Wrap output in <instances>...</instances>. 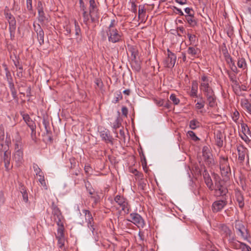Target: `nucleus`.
Returning <instances> with one entry per match:
<instances>
[{
	"mask_svg": "<svg viewBox=\"0 0 251 251\" xmlns=\"http://www.w3.org/2000/svg\"><path fill=\"white\" fill-rule=\"evenodd\" d=\"M116 21L114 19L112 20L106 29V36L110 43H116L122 42L123 40V33L120 29L116 28Z\"/></svg>",
	"mask_w": 251,
	"mask_h": 251,
	"instance_id": "1",
	"label": "nucleus"
},
{
	"mask_svg": "<svg viewBox=\"0 0 251 251\" xmlns=\"http://www.w3.org/2000/svg\"><path fill=\"white\" fill-rule=\"evenodd\" d=\"M99 8L95 0H89V12H88V24L90 21L92 23L98 21L99 18ZM89 24H88V26Z\"/></svg>",
	"mask_w": 251,
	"mask_h": 251,
	"instance_id": "2",
	"label": "nucleus"
},
{
	"mask_svg": "<svg viewBox=\"0 0 251 251\" xmlns=\"http://www.w3.org/2000/svg\"><path fill=\"white\" fill-rule=\"evenodd\" d=\"M234 227L237 234L242 239L247 240L250 236V234L247 228L245 226L243 223L238 220L234 222Z\"/></svg>",
	"mask_w": 251,
	"mask_h": 251,
	"instance_id": "3",
	"label": "nucleus"
},
{
	"mask_svg": "<svg viewBox=\"0 0 251 251\" xmlns=\"http://www.w3.org/2000/svg\"><path fill=\"white\" fill-rule=\"evenodd\" d=\"M217 177H218L217 178L215 176L216 180L215 181V187L214 188L216 194L217 196H222L223 198H226L228 190L224 185V182L219 178L218 176H217Z\"/></svg>",
	"mask_w": 251,
	"mask_h": 251,
	"instance_id": "4",
	"label": "nucleus"
},
{
	"mask_svg": "<svg viewBox=\"0 0 251 251\" xmlns=\"http://www.w3.org/2000/svg\"><path fill=\"white\" fill-rule=\"evenodd\" d=\"M219 166L221 175L223 176H226L231 172L228 163V157L221 156L219 157Z\"/></svg>",
	"mask_w": 251,
	"mask_h": 251,
	"instance_id": "5",
	"label": "nucleus"
},
{
	"mask_svg": "<svg viewBox=\"0 0 251 251\" xmlns=\"http://www.w3.org/2000/svg\"><path fill=\"white\" fill-rule=\"evenodd\" d=\"M114 201L125 213L128 214L129 212L130 205L128 204L127 200L123 196L118 195L115 197Z\"/></svg>",
	"mask_w": 251,
	"mask_h": 251,
	"instance_id": "6",
	"label": "nucleus"
},
{
	"mask_svg": "<svg viewBox=\"0 0 251 251\" xmlns=\"http://www.w3.org/2000/svg\"><path fill=\"white\" fill-rule=\"evenodd\" d=\"M0 153V160L4 163L5 170L9 171L12 168V165L10 164L11 151H5L3 152L1 151Z\"/></svg>",
	"mask_w": 251,
	"mask_h": 251,
	"instance_id": "7",
	"label": "nucleus"
},
{
	"mask_svg": "<svg viewBox=\"0 0 251 251\" xmlns=\"http://www.w3.org/2000/svg\"><path fill=\"white\" fill-rule=\"evenodd\" d=\"M130 219L128 221L131 222L133 224L136 225L138 228H143L145 226V223L144 220L137 213H132L130 214Z\"/></svg>",
	"mask_w": 251,
	"mask_h": 251,
	"instance_id": "8",
	"label": "nucleus"
},
{
	"mask_svg": "<svg viewBox=\"0 0 251 251\" xmlns=\"http://www.w3.org/2000/svg\"><path fill=\"white\" fill-rule=\"evenodd\" d=\"M52 215H53V219L55 221L57 225L63 223L64 218L62 214V213L59 208L54 204L52 203L51 205Z\"/></svg>",
	"mask_w": 251,
	"mask_h": 251,
	"instance_id": "9",
	"label": "nucleus"
},
{
	"mask_svg": "<svg viewBox=\"0 0 251 251\" xmlns=\"http://www.w3.org/2000/svg\"><path fill=\"white\" fill-rule=\"evenodd\" d=\"M202 156L205 163L209 166L214 165V160L208 147L204 146L202 150Z\"/></svg>",
	"mask_w": 251,
	"mask_h": 251,
	"instance_id": "10",
	"label": "nucleus"
},
{
	"mask_svg": "<svg viewBox=\"0 0 251 251\" xmlns=\"http://www.w3.org/2000/svg\"><path fill=\"white\" fill-rule=\"evenodd\" d=\"M217 227L221 234L225 238H229L234 235L230 228L225 224H218Z\"/></svg>",
	"mask_w": 251,
	"mask_h": 251,
	"instance_id": "11",
	"label": "nucleus"
},
{
	"mask_svg": "<svg viewBox=\"0 0 251 251\" xmlns=\"http://www.w3.org/2000/svg\"><path fill=\"white\" fill-rule=\"evenodd\" d=\"M227 203V201L225 197L222 200L214 201L212 205V211L214 213H217L221 211L226 205Z\"/></svg>",
	"mask_w": 251,
	"mask_h": 251,
	"instance_id": "12",
	"label": "nucleus"
},
{
	"mask_svg": "<svg viewBox=\"0 0 251 251\" xmlns=\"http://www.w3.org/2000/svg\"><path fill=\"white\" fill-rule=\"evenodd\" d=\"M5 18L7 19L9 24V30L10 32L14 31L16 29V22L14 17L8 12V11H4Z\"/></svg>",
	"mask_w": 251,
	"mask_h": 251,
	"instance_id": "13",
	"label": "nucleus"
},
{
	"mask_svg": "<svg viewBox=\"0 0 251 251\" xmlns=\"http://www.w3.org/2000/svg\"><path fill=\"white\" fill-rule=\"evenodd\" d=\"M34 29L37 33L38 42L40 45L44 44V32L39 24L33 25Z\"/></svg>",
	"mask_w": 251,
	"mask_h": 251,
	"instance_id": "14",
	"label": "nucleus"
},
{
	"mask_svg": "<svg viewBox=\"0 0 251 251\" xmlns=\"http://www.w3.org/2000/svg\"><path fill=\"white\" fill-rule=\"evenodd\" d=\"M79 7L82 12L83 22L84 24L88 27V12L86 6L83 0H79Z\"/></svg>",
	"mask_w": 251,
	"mask_h": 251,
	"instance_id": "15",
	"label": "nucleus"
},
{
	"mask_svg": "<svg viewBox=\"0 0 251 251\" xmlns=\"http://www.w3.org/2000/svg\"><path fill=\"white\" fill-rule=\"evenodd\" d=\"M228 242L230 247L236 250L241 249L244 244L237 240L234 234L228 238Z\"/></svg>",
	"mask_w": 251,
	"mask_h": 251,
	"instance_id": "16",
	"label": "nucleus"
},
{
	"mask_svg": "<svg viewBox=\"0 0 251 251\" xmlns=\"http://www.w3.org/2000/svg\"><path fill=\"white\" fill-rule=\"evenodd\" d=\"M13 159L15 161L16 165L20 166L23 162V151L21 149H18L14 153Z\"/></svg>",
	"mask_w": 251,
	"mask_h": 251,
	"instance_id": "17",
	"label": "nucleus"
},
{
	"mask_svg": "<svg viewBox=\"0 0 251 251\" xmlns=\"http://www.w3.org/2000/svg\"><path fill=\"white\" fill-rule=\"evenodd\" d=\"M37 10H38V21L40 23H43L46 20H47V19L46 18L45 13H44V12L43 11V7L42 3L41 1H39L38 3Z\"/></svg>",
	"mask_w": 251,
	"mask_h": 251,
	"instance_id": "18",
	"label": "nucleus"
},
{
	"mask_svg": "<svg viewBox=\"0 0 251 251\" xmlns=\"http://www.w3.org/2000/svg\"><path fill=\"white\" fill-rule=\"evenodd\" d=\"M203 176L204 182L210 190H213L214 189L213 183L211 178V177L208 173L207 172V171H206V170L204 171V172H203Z\"/></svg>",
	"mask_w": 251,
	"mask_h": 251,
	"instance_id": "19",
	"label": "nucleus"
},
{
	"mask_svg": "<svg viewBox=\"0 0 251 251\" xmlns=\"http://www.w3.org/2000/svg\"><path fill=\"white\" fill-rule=\"evenodd\" d=\"M176 60V57L167 56L163 61L164 66L166 68H173L175 66Z\"/></svg>",
	"mask_w": 251,
	"mask_h": 251,
	"instance_id": "20",
	"label": "nucleus"
},
{
	"mask_svg": "<svg viewBox=\"0 0 251 251\" xmlns=\"http://www.w3.org/2000/svg\"><path fill=\"white\" fill-rule=\"evenodd\" d=\"M207 101L208 105L210 107H214L217 105L216 97L215 93H213L211 94L205 96Z\"/></svg>",
	"mask_w": 251,
	"mask_h": 251,
	"instance_id": "21",
	"label": "nucleus"
},
{
	"mask_svg": "<svg viewBox=\"0 0 251 251\" xmlns=\"http://www.w3.org/2000/svg\"><path fill=\"white\" fill-rule=\"evenodd\" d=\"M87 227L91 231L92 235L93 236V238L95 241L98 240L99 235H98V227L97 225L95 224H92L87 225Z\"/></svg>",
	"mask_w": 251,
	"mask_h": 251,
	"instance_id": "22",
	"label": "nucleus"
},
{
	"mask_svg": "<svg viewBox=\"0 0 251 251\" xmlns=\"http://www.w3.org/2000/svg\"><path fill=\"white\" fill-rule=\"evenodd\" d=\"M210 81L209 79V78L207 75H202L201 77V79L200 81V90L203 89L206 87H208L209 86H210Z\"/></svg>",
	"mask_w": 251,
	"mask_h": 251,
	"instance_id": "23",
	"label": "nucleus"
},
{
	"mask_svg": "<svg viewBox=\"0 0 251 251\" xmlns=\"http://www.w3.org/2000/svg\"><path fill=\"white\" fill-rule=\"evenodd\" d=\"M198 83L196 80L192 82L191 90L190 95L193 98H198Z\"/></svg>",
	"mask_w": 251,
	"mask_h": 251,
	"instance_id": "24",
	"label": "nucleus"
},
{
	"mask_svg": "<svg viewBox=\"0 0 251 251\" xmlns=\"http://www.w3.org/2000/svg\"><path fill=\"white\" fill-rule=\"evenodd\" d=\"M100 136L102 140L106 142H112V138L110 135L108 130H103L100 132Z\"/></svg>",
	"mask_w": 251,
	"mask_h": 251,
	"instance_id": "25",
	"label": "nucleus"
},
{
	"mask_svg": "<svg viewBox=\"0 0 251 251\" xmlns=\"http://www.w3.org/2000/svg\"><path fill=\"white\" fill-rule=\"evenodd\" d=\"M216 145L219 147L221 148L223 145V134L220 131H218L215 134Z\"/></svg>",
	"mask_w": 251,
	"mask_h": 251,
	"instance_id": "26",
	"label": "nucleus"
},
{
	"mask_svg": "<svg viewBox=\"0 0 251 251\" xmlns=\"http://www.w3.org/2000/svg\"><path fill=\"white\" fill-rule=\"evenodd\" d=\"M185 17L191 27H194L197 25V21L194 15H185Z\"/></svg>",
	"mask_w": 251,
	"mask_h": 251,
	"instance_id": "27",
	"label": "nucleus"
},
{
	"mask_svg": "<svg viewBox=\"0 0 251 251\" xmlns=\"http://www.w3.org/2000/svg\"><path fill=\"white\" fill-rule=\"evenodd\" d=\"M83 213L85 214V219L87 225L95 223L94 222V219L92 215L91 212L88 210H83Z\"/></svg>",
	"mask_w": 251,
	"mask_h": 251,
	"instance_id": "28",
	"label": "nucleus"
},
{
	"mask_svg": "<svg viewBox=\"0 0 251 251\" xmlns=\"http://www.w3.org/2000/svg\"><path fill=\"white\" fill-rule=\"evenodd\" d=\"M128 52L131 54V60L136 59L138 56V50L133 46H128Z\"/></svg>",
	"mask_w": 251,
	"mask_h": 251,
	"instance_id": "29",
	"label": "nucleus"
},
{
	"mask_svg": "<svg viewBox=\"0 0 251 251\" xmlns=\"http://www.w3.org/2000/svg\"><path fill=\"white\" fill-rule=\"evenodd\" d=\"M236 199L238 203V206L240 208H243L244 206V199L243 196L239 192L236 194Z\"/></svg>",
	"mask_w": 251,
	"mask_h": 251,
	"instance_id": "30",
	"label": "nucleus"
},
{
	"mask_svg": "<svg viewBox=\"0 0 251 251\" xmlns=\"http://www.w3.org/2000/svg\"><path fill=\"white\" fill-rule=\"evenodd\" d=\"M58 226L57 232L56 234V238H60V237H65L64 236V223L59 224V225H57Z\"/></svg>",
	"mask_w": 251,
	"mask_h": 251,
	"instance_id": "31",
	"label": "nucleus"
},
{
	"mask_svg": "<svg viewBox=\"0 0 251 251\" xmlns=\"http://www.w3.org/2000/svg\"><path fill=\"white\" fill-rule=\"evenodd\" d=\"M131 67L133 70L137 72H139L141 70V63L138 61L137 59L135 60H131Z\"/></svg>",
	"mask_w": 251,
	"mask_h": 251,
	"instance_id": "32",
	"label": "nucleus"
},
{
	"mask_svg": "<svg viewBox=\"0 0 251 251\" xmlns=\"http://www.w3.org/2000/svg\"><path fill=\"white\" fill-rule=\"evenodd\" d=\"M199 52L200 50L198 48L189 47L187 50V53L192 57H196Z\"/></svg>",
	"mask_w": 251,
	"mask_h": 251,
	"instance_id": "33",
	"label": "nucleus"
},
{
	"mask_svg": "<svg viewBox=\"0 0 251 251\" xmlns=\"http://www.w3.org/2000/svg\"><path fill=\"white\" fill-rule=\"evenodd\" d=\"M238 159L241 161H243L245 159V154H246V149L243 147H240L237 148Z\"/></svg>",
	"mask_w": 251,
	"mask_h": 251,
	"instance_id": "34",
	"label": "nucleus"
},
{
	"mask_svg": "<svg viewBox=\"0 0 251 251\" xmlns=\"http://www.w3.org/2000/svg\"><path fill=\"white\" fill-rule=\"evenodd\" d=\"M2 65H3V67L4 68L6 79L8 82L9 85H10V84H11V83L13 84L14 83L13 82L12 76L11 73H10V71H9L6 65L5 64H3Z\"/></svg>",
	"mask_w": 251,
	"mask_h": 251,
	"instance_id": "35",
	"label": "nucleus"
},
{
	"mask_svg": "<svg viewBox=\"0 0 251 251\" xmlns=\"http://www.w3.org/2000/svg\"><path fill=\"white\" fill-rule=\"evenodd\" d=\"M241 105L251 115V103H250L247 100L245 99L242 100L241 101Z\"/></svg>",
	"mask_w": 251,
	"mask_h": 251,
	"instance_id": "36",
	"label": "nucleus"
},
{
	"mask_svg": "<svg viewBox=\"0 0 251 251\" xmlns=\"http://www.w3.org/2000/svg\"><path fill=\"white\" fill-rule=\"evenodd\" d=\"M241 126L242 131L243 134H244V136H245V137L246 138H248L247 135H250L251 134V132L249 127L245 123L241 124Z\"/></svg>",
	"mask_w": 251,
	"mask_h": 251,
	"instance_id": "37",
	"label": "nucleus"
},
{
	"mask_svg": "<svg viewBox=\"0 0 251 251\" xmlns=\"http://www.w3.org/2000/svg\"><path fill=\"white\" fill-rule=\"evenodd\" d=\"M237 66L240 68L245 69L247 68L246 61L242 56H239L237 61Z\"/></svg>",
	"mask_w": 251,
	"mask_h": 251,
	"instance_id": "38",
	"label": "nucleus"
},
{
	"mask_svg": "<svg viewBox=\"0 0 251 251\" xmlns=\"http://www.w3.org/2000/svg\"><path fill=\"white\" fill-rule=\"evenodd\" d=\"M201 123L196 119H193L189 122V127L193 130L200 127Z\"/></svg>",
	"mask_w": 251,
	"mask_h": 251,
	"instance_id": "39",
	"label": "nucleus"
},
{
	"mask_svg": "<svg viewBox=\"0 0 251 251\" xmlns=\"http://www.w3.org/2000/svg\"><path fill=\"white\" fill-rule=\"evenodd\" d=\"M200 99L196 103L195 107L197 109H201L204 107L205 101L201 96H200Z\"/></svg>",
	"mask_w": 251,
	"mask_h": 251,
	"instance_id": "40",
	"label": "nucleus"
},
{
	"mask_svg": "<svg viewBox=\"0 0 251 251\" xmlns=\"http://www.w3.org/2000/svg\"><path fill=\"white\" fill-rule=\"evenodd\" d=\"M226 61L227 64H228L231 66L232 69H233V67H234L235 70H237V68L235 64V62L229 55L227 56H226Z\"/></svg>",
	"mask_w": 251,
	"mask_h": 251,
	"instance_id": "41",
	"label": "nucleus"
},
{
	"mask_svg": "<svg viewBox=\"0 0 251 251\" xmlns=\"http://www.w3.org/2000/svg\"><path fill=\"white\" fill-rule=\"evenodd\" d=\"M57 239V244L58 246V247L63 250H65V248H64V244H65V237H60V238H56Z\"/></svg>",
	"mask_w": 251,
	"mask_h": 251,
	"instance_id": "42",
	"label": "nucleus"
},
{
	"mask_svg": "<svg viewBox=\"0 0 251 251\" xmlns=\"http://www.w3.org/2000/svg\"><path fill=\"white\" fill-rule=\"evenodd\" d=\"M39 177L38 180L41 184L45 188V189H47V186L46 185L44 173L39 175L37 176Z\"/></svg>",
	"mask_w": 251,
	"mask_h": 251,
	"instance_id": "43",
	"label": "nucleus"
},
{
	"mask_svg": "<svg viewBox=\"0 0 251 251\" xmlns=\"http://www.w3.org/2000/svg\"><path fill=\"white\" fill-rule=\"evenodd\" d=\"M139 153L141 158V161L142 162V165L143 166L144 165L147 166L146 157L142 149H141V151H139Z\"/></svg>",
	"mask_w": 251,
	"mask_h": 251,
	"instance_id": "44",
	"label": "nucleus"
},
{
	"mask_svg": "<svg viewBox=\"0 0 251 251\" xmlns=\"http://www.w3.org/2000/svg\"><path fill=\"white\" fill-rule=\"evenodd\" d=\"M201 90L204 93L205 96H206L208 95L214 93L212 88L210 86H209L208 87H206L205 88Z\"/></svg>",
	"mask_w": 251,
	"mask_h": 251,
	"instance_id": "45",
	"label": "nucleus"
},
{
	"mask_svg": "<svg viewBox=\"0 0 251 251\" xmlns=\"http://www.w3.org/2000/svg\"><path fill=\"white\" fill-rule=\"evenodd\" d=\"M74 24L75 26V34L76 36H78L81 34V29L76 20H75Z\"/></svg>",
	"mask_w": 251,
	"mask_h": 251,
	"instance_id": "46",
	"label": "nucleus"
},
{
	"mask_svg": "<svg viewBox=\"0 0 251 251\" xmlns=\"http://www.w3.org/2000/svg\"><path fill=\"white\" fill-rule=\"evenodd\" d=\"M187 135L192 139L194 141H197L200 140V139L196 136V134L193 131H188L187 132Z\"/></svg>",
	"mask_w": 251,
	"mask_h": 251,
	"instance_id": "47",
	"label": "nucleus"
},
{
	"mask_svg": "<svg viewBox=\"0 0 251 251\" xmlns=\"http://www.w3.org/2000/svg\"><path fill=\"white\" fill-rule=\"evenodd\" d=\"M177 35L181 37L182 34L186 33V31L184 27L179 26L176 28Z\"/></svg>",
	"mask_w": 251,
	"mask_h": 251,
	"instance_id": "48",
	"label": "nucleus"
},
{
	"mask_svg": "<svg viewBox=\"0 0 251 251\" xmlns=\"http://www.w3.org/2000/svg\"><path fill=\"white\" fill-rule=\"evenodd\" d=\"M33 168L36 176H38L43 173V172L42 171L41 169L39 167L37 164L34 163L33 164Z\"/></svg>",
	"mask_w": 251,
	"mask_h": 251,
	"instance_id": "49",
	"label": "nucleus"
},
{
	"mask_svg": "<svg viewBox=\"0 0 251 251\" xmlns=\"http://www.w3.org/2000/svg\"><path fill=\"white\" fill-rule=\"evenodd\" d=\"M170 99L171 100L173 101V103L175 105L178 104L180 102L179 100L177 98H176V96L174 94L171 95V96H170Z\"/></svg>",
	"mask_w": 251,
	"mask_h": 251,
	"instance_id": "50",
	"label": "nucleus"
},
{
	"mask_svg": "<svg viewBox=\"0 0 251 251\" xmlns=\"http://www.w3.org/2000/svg\"><path fill=\"white\" fill-rule=\"evenodd\" d=\"M9 87L10 89L11 94L14 98H16L17 97V92L15 88L14 84H10L9 85Z\"/></svg>",
	"mask_w": 251,
	"mask_h": 251,
	"instance_id": "51",
	"label": "nucleus"
},
{
	"mask_svg": "<svg viewBox=\"0 0 251 251\" xmlns=\"http://www.w3.org/2000/svg\"><path fill=\"white\" fill-rule=\"evenodd\" d=\"M187 36L190 42V44L194 45L196 43V36L195 35H192L190 33H187Z\"/></svg>",
	"mask_w": 251,
	"mask_h": 251,
	"instance_id": "52",
	"label": "nucleus"
},
{
	"mask_svg": "<svg viewBox=\"0 0 251 251\" xmlns=\"http://www.w3.org/2000/svg\"><path fill=\"white\" fill-rule=\"evenodd\" d=\"M228 75L230 81L233 83H236L237 81L235 75L234 73H228Z\"/></svg>",
	"mask_w": 251,
	"mask_h": 251,
	"instance_id": "53",
	"label": "nucleus"
},
{
	"mask_svg": "<svg viewBox=\"0 0 251 251\" xmlns=\"http://www.w3.org/2000/svg\"><path fill=\"white\" fill-rule=\"evenodd\" d=\"M32 0H26V8L28 11L29 12H32Z\"/></svg>",
	"mask_w": 251,
	"mask_h": 251,
	"instance_id": "54",
	"label": "nucleus"
},
{
	"mask_svg": "<svg viewBox=\"0 0 251 251\" xmlns=\"http://www.w3.org/2000/svg\"><path fill=\"white\" fill-rule=\"evenodd\" d=\"M18 68V71L16 74V75H17V77L21 78L23 76V67L22 66H19Z\"/></svg>",
	"mask_w": 251,
	"mask_h": 251,
	"instance_id": "55",
	"label": "nucleus"
},
{
	"mask_svg": "<svg viewBox=\"0 0 251 251\" xmlns=\"http://www.w3.org/2000/svg\"><path fill=\"white\" fill-rule=\"evenodd\" d=\"M116 97L115 100V103H117L120 100H121L123 99V96L121 92H117L116 93Z\"/></svg>",
	"mask_w": 251,
	"mask_h": 251,
	"instance_id": "56",
	"label": "nucleus"
},
{
	"mask_svg": "<svg viewBox=\"0 0 251 251\" xmlns=\"http://www.w3.org/2000/svg\"><path fill=\"white\" fill-rule=\"evenodd\" d=\"M23 119L24 121L26 123H27L31 119L30 118L29 116L27 114H22Z\"/></svg>",
	"mask_w": 251,
	"mask_h": 251,
	"instance_id": "57",
	"label": "nucleus"
},
{
	"mask_svg": "<svg viewBox=\"0 0 251 251\" xmlns=\"http://www.w3.org/2000/svg\"><path fill=\"white\" fill-rule=\"evenodd\" d=\"M70 162L71 163V166L70 168L71 169H74L76 165V162L75 158H71L70 159Z\"/></svg>",
	"mask_w": 251,
	"mask_h": 251,
	"instance_id": "58",
	"label": "nucleus"
},
{
	"mask_svg": "<svg viewBox=\"0 0 251 251\" xmlns=\"http://www.w3.org/2000/svg\"><path fill=\"white\" fill-rule=\"evenodd\" d=\"M241 249L242 251H251V248L245 243L243 244Z\"/></svg>",
	"mask_w": 251,
	"mask_h": 251,
	"instance_id": "59",
	"label": "nucleus"
},
{
	"mask_svg": "<svg viewBox=\"0 0 251 251\" xmlns=\"http://www.w3.org/2000/svg\"><path fill=\"white\" fill-rule=\"evenodd\" d=\"M26 124L30 129L36 128V125L32 120H30Z\"/></svg>",
	"mask_w": 251,
	"mask_h": 251,
	"instance_id": "60",
	"label": "nucleus"
},
{
	"mask_svg": "<svg viewBox=\"0 0 251 251\" xmlns=\"http://www.w3.org/2000/svg\"><path fill=\"white\" fill-rule=\"evenodd\" d=\"M187 15H194V11L192 8L187 7L184 9Z\"/></svg>",
	"mask_w": 251,
	"mask_h": 251,
	"instance_id": "61",
	"label": "nucleus"
},
{
	"mask_svg": "<svg viewBox=\"0 0 251 251\" xmlns=\"http://www.w3.org/2000/svg\"><path fill=\"white\" fill-rule=\"evenodd\" d=\"M155 102L158 106H162L164 104V100L162 99L155 100Z\"/></svg>",
	"mask_w": 251,
	"mask_h": 251,
	"instance_id": "62",
	"label": "nucleus"
},
{
	"mask_svg": "<svg viewBox=\"0 0 251 251\" xmlns=\"http://www.w3.org/2000/svg\"><path fill=\"white\" fill-rule=\"evenodd\" d=\"M145 13V10L143 6H139V10H138V15L139 17L142 16L143 14H144Z\"/></svg>",
	"mask_w": 251,
	"mask_h": 251,
	"instance_id": "63",
	"label": "nucleus"
},
{
	"mask_svg": "<svg viewBox=\"0 0 251 251\" xmlns=\"http://www.w3.org/2000/svg\"><path fill=\"white\" fill-rule=\"evenodd\" d=\"M248 2V6H245L244 8L246 9L247 11L251 14V0H249Z\"/></svg>",
	"mask_w": 251,
	"mask_h": 251,
	"instance_id": "64",
	"label": "nucleus"
}]
</instances>
